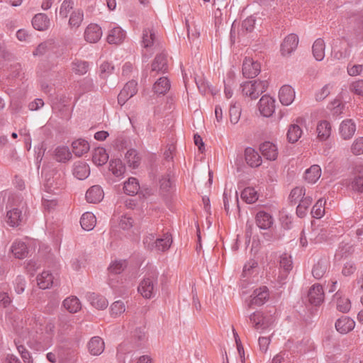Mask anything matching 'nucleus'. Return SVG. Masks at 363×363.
<instances>
[{
	"instance_id": "nucleus-24",
	"label": "nucleus",
	"mask_w": 363,
	"mask_h": 363,
	"mask_svg": "<svg viewBox=\"0 0 363 363\" xmlns=\"http://www.w3.org/2000/svg\"><path fill=\"white\" fill-rule=\"evenodd\" d=\"M318 138L320 140H326L331 134V125L327 121H320L316 128Z\"/></svg>"
},
{
	"instance_id": "nucleus-23",
	"label": "nucleus",
	"mask_w": 363,
	"mask_h": 363,
	"mask_svg": "<svg viewBox=\"0 0 363 363\" xmlns=\"http://www.w3.org/2000/svg\"><path fill=\"white\" fill-rule=\"evenodd\" d=\"M279 266L281 269V281H282L292 269L293 262L291 257L286 253L281 255L280 256Z\"/></svg>"
},
{
	"instance_id": "nucleus-10",
	"label": "nucleus",
	"mask_w": 363,
	"mask_h": 363,
	"mask_svg": "<svg viewBox=\"0 0 363 363\" xmlns=\"http://www.w3.org/2000/svg\"><path fill=\"white\" fill-rule=\"evenodd\" d=\"M102 36V30L97 24L89 25L84 32L85 40L89 43H96Z\"/></svg>"
},
{
	"instance_id": "nucleus-63",
	"label": "nucleus",
	"mask_w": 363,
	"mask_h": 363,
	"mask_svg": "<svg viewBox=\"0 0 363 363\" xmlns=\"http://www.w3.org/2000/svg\"><path fill=\"white\" fill-rule=\"evenodd\" d=\"M347 72L350 76H363V65H349L347 66Z\"/></svg>"
},
{
	"instance_id": "nucleus-57",
	"label": "nucleus",
	"mask_w": 363,
	"mask_h": 363,
	"mask_svg": "<svg viewBox=\"0 0 363 363\" xmlns=\"http://www.w3.org/2000/svg\"><path fill=\"white\" fill-rule=\"evenodd\" d=\"M60 175H57V174H55L54 177L51 178H45V189L48 192H54L55 189H57V185L58 184L57 182H55V179H57Z\"/></svg>"
},
{
	"instance_id": "nucleus-62",
	"label": "nucleus",
	"mask_w": 363,
	"mask_h": 363,
	"mask_svg": "<svg viewBox=\"0 0 363 363\" xmlns=\"http://www.w3.org/2000/svg\"><path fill=\"white\" fill-rule=\"evenodd\" d=\"M155 235L150 233L143 238V245L145 247L149 250H154V245L155 244Z\"/></svg>"
},
{
	"instance_id": "nucleus-7",
	"label": "nucleus",
	"mask_w": 363,
	"mask_h": 363,
	"mask_svg": "<svg viewBox=\"0 0 363 363\" xmlns=\"http://www.w3.org/2000/svg\"><path fill=\"white\" fill-rule=\"evenodd\" d=\"M86 346L90 354L99 356L104 351L105 343L101 337L94 336L89 340Z\"/></svg>"
},
{
	"instance_id": "nucleus-44",
	"label": "nucleus",
	"mask_w": 363,
	"mask_h": 363,
	"mask_svg": "<svg viewBox=\"0 0 363 363\" xmlns=\"http://www.w3.org/2000/svg\"><path fill=\"white\" fill-rule=\"evenodd\" d=\"M155 38V34L152 29H144L142 36V46L145 48H150L154 43Z\"/></svg>"
},
{
	"instance_id": "nucleus-9",
	"label": "nucleus",
	"mask_w": 363,
	"mask_h": 363,
	"mask_svg": "<svg viewBox=\"0 0 363 363\" xmlns=\"http://www.w3.org/2000/svg\"><path fill=\"white\" fill-rule=\"evenodd\" d=\"M354 326L355 322L348 316H342L335 322L336 330L342 334H346L352 330Z\"/></svg>"
},
{
	"instance_id": "nucleus-11",
	"label": "nucleus",
	"mask_w": 363,
	"mask_h": 363,
	"mask_svg": "<svg viewBox=\"0 0 363 363\" xmlns=\"http://www.w3.org/2000/svg\"><path fill=\"white\" fill-rule=\"evenodd\" d=\"M259 150L267 160H275L277 158V147L271 142L267 141L261 144Z\"/></svg>"
},
{
	"instance_id": "nucleus-64",
	"label": "nucleus",
	"mask_w": 363,
	"mask_h": 363,
	"mask_svg": "<svg viewBox=\"0 0 363 363\" xmlns=\"http://www.w3.org/2000/svg\"><path fill=\"white\" fill-rule=\"evenodd\" d=\"M133 220L127 215L122 216L120 219L119 226L123 230H128L133 226Z\"/></svg>"
},
{
	"instance_id": "nucleus-56",
	"label": "nucleus",
	"mask_w": 363,
	"mask_h": 363,
	"mask_svg": "<svg viewBox=\"0 0 363 363\" xmlns=\"http://www.w3.org/2000/svg\"><path fill=\"white\" fill-rule=\"evenodd\" d=\"M279 98L282 105L289 106L295 99V92H279Z\"/></svg>"
},
{
	"instance_id": "nucleus-35",
	"label": "nucleus",
	"mask_w": 363,
	"mask_h": 363,
	"mask_svg": "<svg viewBox=\"0 0 363 363\" xmlns=\"http://www.w3.org/2000/svg\"><path fill=\"white\" fill-rule=\"evenodd\" d=\"M124 192L130 196L138 194L140 189V185L137 179L130 177L127 182L124 183L123 186Z\"/></svg>"
},
{
	"instance_id": "nucleus-22",
	"label": "nucleus",
	"mask_w": 363,
	"mask_h": 363,
	"mask_svg": "<svg viewBox=\"0 0 363 363\" xmlns=\"http://www.w3.org/2000/svg\"><path fill=\"white\" fill-rule=\"evenodd\" d=\"M89 166L83 162H77L74 164L72 173L78 179L83 180L89 174Z\"/></svg>"
},
{
	"instance_id": "nucleus-28",
	"label": "nucleus",
	"mask_w": 363,
	"mask_h": 363,
	"mask_svg": "<svg viewBox=\"0 0 363 363\" xmlns=\"http://www.w3.org/2000/svg\"><path fill=\"white\" fill-rule=\"evenodd\" d=\"M72 147L74 154L77 157H81L89 150V143L84 139L74 140L72 144Z\"/></svg>"
},
{
	"instance_id": "nucleus-15",
	"label": "nucleus",
	"mask_w": 363,
	"mask_h": 363,
	"mask_svg": "<svg viewBox=\"0 0 363 363\" xmlns=\"http://www.w3.org/2000/svg\"><path fill=\"white\" fill-rule=\"evenodd\" d=\"M104 194L101 187L94 185L90 187L86 193V199L89 203H96L104 198Z\"/></svg>"
},
{
	"instance_id": "nucleus-37",
	"label": "nucleus",
	"mask_w": 363,
	"mask_h": 363,
	"mask_svg": "<svg viewBox=\"0 0 363 363\" xmlns=\"http://www.w3.org/2000/svg\"><path fill=\"white\" fill-rule=\"evenodd\" d=\"M328 269L327 261L325 259H320L314 266L312 269V274L316 279H321L325 274Z\"/></svg>"
},
{
	"instance_id": "nucleus-13",
	"label": "nucleus",
	"mask_w": 363,
	"mask_h": 363,
	"mask_svg": "<svg viewBox=\"0 0 363 363\" xmlns=\"http://www.w3.org/2000/svg\"><path fill=\"white\" fill-rule=\"evenodd\" d=\"M250 321L254 324L256 329H264L269 327L272 320L270 318L264 317L259 312H254L250 315Z\"/></svg>"
},
{
	"instance_id": "nucleus-43",
	"label": "nucleus",
	"mask_w": 363,
	"mask_h": 363,
	"mask_svg": "<svg viewBox=\"0 0 363 363\" xmlns=\"http://www.w3.org/2000/svg\"><path fill=\"white\" fill-rule=\"evenodd\" d=\"M335 298H337V309L342 313H347L351 308L350 301L348 298H342V293L337 291L335 294Z\"/></svg>"
},
{
	"instance_id": "nucleus-31",
	"label": "nucleus",
	"mask_w": 363,
	"mask_h": 363,
	"mask_svg": "<svg viewBox=\"0 0 363 363\" xmlns=\"http://www.w3.org/2000/svg\"><path fill=\"white\" fill-rule=\"evenodd\" d=\"M63 306L72 313H77L82 308L81 303L76 296H70L65 298L63 301Z\"/></svg>"
},
{
	"instance_id": "nucleus-51",
	"label": "nucleus",
	"mask_w": 363,
	"mask_h": 363,
	"mask_svg": "<svg viewBox=\"0 0 363 363\" xmlns=\"http://www.w3.org/2000/svg\"><path fill=\"white\" fill-rule=\"evenodd\" d=\"M229 114L230 117V122L233 124H236L241 116V106L239 104L235 103L230 105L229 110Z\"/></svg>"
},
{
	"instance_id": "nucleus-16",
	"label": "nucleus",
	"mask_w": 363,
	"mask_h": 363,
	"mask_svg": "<svg viewBox=\"0 0 363 363\" xmlns=\"http://www.w3.org/2000/svg\"><path fill=\"white\" fill-rule=\"evenodd\" d=\"M50 21L45 13L35 14L32 19L33 27L38 30H45L50 27Z\"/></svg>"
},
{
	"instance_id": "nucleus-18",
	"label": "nucleus",
	"mask_w": 363,
	"mask_h": 363,
	"mask_svg": "<svg viewBox=\"0 0 363 363\" xmlns=\"http://www.w3.org/2000/svg\"><path fill=\"white\" fill-rule=\"evenodd\" d=\"M356 131V125L352 119L343 121L340 126V133L343 139L347 140L352 137Z\"/></svg>"
},
{
	"instance_id": "nucleus-14",
	"label": "nucleus",
	"mask_w": 363,
	"mask_h": 363,
	"mask_svg": "<svg viewBox=\"0 0 363 363\" xmlns=\"http://www.w3.org/2000/svg\"><path fill=\"white\" fill-rule=\"evenodd\" d=\"M168 69L167 55L162 52L156 55L152 64L150 72H165Z\"/></svg>"
},
{
	"instance_id": "nucleus-30",
	"label": "nucleus",
	"mask_w": 363,
	"mask_h": 363,
	"mask_svg": "<svg viewBox=\"0 0 363 363\" xmlns=\"http://www.w3.org/2000/svg\"><path fill=\"white\" fill-rule=\"evenodd\" d=\"M87 297L91 306L97 309L103 310L108 306L106 298L102 296L91 293L89 294Z\"/></svg>"
},
{
	"instance_id": "nucleus-29",
	"label": "nucleus",
	"mask_w": 363,
	"mask_h": 363,
	"mask_svg": "<svg viewBox=\"0 0 363 363\" xmlns=\"http://www.w3.org/2000/svg\"><path fill=\"white\" fill-rule=\"evenodd\" d=\"M96 223V216L92 213L86 212L81 217L80 224L85 230H91L94 228Z\"/></svg>"
},
{
	"instance_id": "nucleus-19",
	"label": "nucleus",
	"mask_w": 363,
	"mask_h": 363,
	"mask_svg": "<svg viewBox=\"0 0 363 363\" xmlns=\"http://www.w3.org/2000/svg\"><path fill=\"white\" fill-rule=\"evenodd\" d=\"M246 162L251 167H257L262 164V157L252 147H248L245 150Z\"/></svg>"
},
{
	"instance_id": "nucleus-55",
	"label": "nucleus",
	"mask_w": 363,
	"mask_h": 363,
	"mask_svg": "<svg viewBox=\"0 0 363 363\" xmlns=\"http://www.w3.org/2000/svg\"><path fill=\"white\" fill-rule=\"evenodd\" d=\"M313 235L314 237H311V240H313L315 243H320L327 240L328 233L326 229H320L318 231L313 230Z\"/></svg>"
},
{
	"instance_id": "nucleus-41",
	"label": "nucleus",
	"mask_w": 363,
	"mask_h": 363,
	"mask_svg": "<svg viewBox=\"0 0 363 363\" xmlns=\"http://www.w3.org/2000/svg\"><path fill=\"white\" fill-rule=\"evenodd\" d=\"M109 169L116 177H122L125 174V167L121 160H113L109 163Z\"/></svg>"
},
{
	"instance_id": "nucleus-38",
	"label": "nucleus",
	"mask_w": 363,
	"mask_h": 363,
	"mask_svg": "<svg viewBox=\"0 0 363 363\" xmlns=\"http://www.w3.org/2000/svg\"><path fill=\"white\" fill-rule=\"evenodd\" d=\"M21 211L18 208L9 211L6 214V223L11 227L18 226L21 220Z\"/></svg>"
},
{
	"instance_id": "nucleus-42",
	"label": "nucleus",
	"mask_w": 363,
	"mask_h": 363,
	"mask_svg": "<svg viewBox=\"0 0 363 363\" xmlns=\"http://www.w3.org/2000/svg\"><path fill=\"white\" fill-rule=\"evenodd\" d=\"M55 157L57 161L65 162L70 160L72 154L67 147H57L55 150Z\"/></svg>"
},
{
	"instance_id": "nucleus-1",
	"label": "nucleus",
	"mask_w": 363,
	"mask_h": 363,
	"mask_svg": "<svg viewBox=\"0 0 363 363\" xmlns=\"http://www.w3.org/2000/svg\"><path fill=\"white\" fill-rule=\"evenodd\" d=\"M158 272L153 269L150 270L140 281L138 291L145 298H152L157 293Z\"/></svg>"
},
{
	"instance_id": "nucleus-21",
	"label": "nucleus",
	"mask_w": 363,
	"mask_h": 363,
	"mask_svg": "<svg viewBox=\"0 0 363 363\" xmlns=\"http://www.w3.org/2000/svg\"><path fill=\"white\" fill-rule=\"evenodd\" d=\"M125 32L120 27L115 26L109 30L107 41L110 44H118L123 42Z\"/></svg>"
},
{
	"instance_id": "nucleus-60",
	"label": "nucleus",
	"mask_w": 363,
	"mask_h": 363,
	"mask_svg": "<svg viewBox=\"0 0 363 363\" xmlns=\"http://www.w3.org/2000/svg\"><path fill=\"white\" fill-rule=\"evenodd\" d=\"M257 262L254 259H250L243 267L242 276L247 277L251 275L252 272L257 267Z\"/></svg>"
},
{
	"instance_id": "nucleus-47",
	"label": "nucleus",
	"mask_w": 363,
	"mask_h": 363,
	"mask_svg": "<svg viewBox=\"0 0 363 363\" xmlns=\"http://www.w3.org/2000/svg\"><path fill=\"white\" fill-rule=\"evenodd\" d=\"M325 201L323 199H319L311 210V214L313 218H320L325 213Z\"/></svg>"
},
{
	"instance_id": "nucleus-12",
	"label": "nucleus",
	"mask_w": 363,
	"mask_h": 363,
	"mask_svg": "<svg viewBox=\"0 0 363 363\" xmlns=\"http://www.w3.org/2000/svg\"><path fill=\"white\" fill-rule=\"evenodd\" d=\"M303 121L302 118H298L296 119V124H291L289 126L287 130V140L290 143H295L301 137L303 131L298 123H300Z\"/></svg>"
},
{
	"instance_id": "nucleus-61",
	"label": "nucleus",
	"mask_w": 363,
	"mask_h": 363,
	"mask_svg": "<svg viewBox=\"0 0 363 363\" xmlns=\"http://www.w3.org/2000/svg\"><path fill=\"white\" fill-rule=\"evenodd\" d=\"M255 18L253 16H250L247 18L242 23V32L244 33V31L247 32H251L255 26Z\"/></svg>"
},
{
	"instance_id": "nucleus-40",
	"label": "nucleus",
	"mask_w": 363,
	"mask_h": 363,
	"mask_svg": "<svg viewBox=\"0 0 363 363\" xmlns=\"http://www.w3.org/2000/svg\"><path fill=\"white\" fill-rule=\"evenodd\" d=\"M257 191L253 187H247L241 193V198L247 203H253L258 200Z\"/></svg>"
},
{
	"instance_id": "nucleus-32",
	"label": "nucleus",
	"mask_w": 363,
	"mask_h": 363,
	"mask_svg": "<svg viewBox=\"0 0 363 363\" xmlns=\"http://www.w3.org/2000/svg\"><path fill=\"white\" fill-rule=\"evenodd\" d=\"M321 176V169L318 165H312L305 172V179L308 183L314 184Z\"/></svg>"
},
{
	"instance_id": "nucleus-17",
	"label": "nucleus",
	"mask_w": 363,
	"mask_h": 363,
	"mask_svg": "<svg viewBox=\"0 0 363 363\" xmlns=\"http://www.w3.org/2000/svg\"><path fill=\"white\" fill-rule=\"evenodd\" d=\"M242 91H266L269 87L267 80L247 81L241 84Z\"/></svg>"
},
{
	"instance_id": "nucleus-50",
	"label": "nucleus",
	"mask_w": 363,
	"mask_h": 363,
	"mask_svg": "<svg viewBox=\"0 0 363 363\" xmlns=\"http://www.w3.org/2000/svg\"><path fill=\"white\" fill-rule=\"evenodd\" d=\"M170 82L166 77L158 79L153 84L152 91H169Z\"/></svg>"
},
{
	"instance_id": "nucleus-33",
	"label": "nucleus",
	"mask_w": 363,
	"mask_h": 363,
	"mask_svg": "<svg viewBox=\"0 0 363 363\" xmlns=\"http://www.w3.org/2000/svg\"><path fill=\"white\" fill-rule=\"evenodd\" d=\"M125 160L128 166L133 169H136L140 164L141 157L134 149L127 151L125 155Z\"/></svg>"
},
{
	"instance_id": "nucleus-46",
	"label": "nucleus",
	"mask_w": 363,
	"mask_h": 363,
	"mask_svg": "<svg viewBox=\"0 0 363 363\" xmlns=\"http://www.w3.org/2000/svg\"><path fill=\"white\" fill-rule=\"evenodd\" d=\"M72 69L76 74L83 75L89 69V63L86 61L76 60L72 63Z\"/></svg>"
},
{
	"instance_id": "nucleus-58",
	"label": "nucleus",
	"mask_w": 363,
	"mask_h": 363,
	"mask_svg": "<svg viewBox=\"0 0 363 363\" xmlns=\"http://www.w3.org/2000/svg\"><path fill=\"white\" fill-rule=\"evenodd\" d=\"M352 152L355 155L363 154V137L356 139L351 147Z\"/></svg>"
},
{
	"instance_id": "nucleus-45",
	"label": "nucleus",
	"mask_w": 363,
	"mask_h": 363,
	"mask_svg": "<svg viewBox=\"0 0 363 363\" xmlns=\"http://www.w3.org/2000/svg\"><path fill=\"white\" fill-rule=\"evenodd\" d=\"M55 48V43L52 40H48L38 45L33 54L35 56L43 55L47 51L52 50Z\"/></svg>"
},
{
	"instance_id": "nucleus-26",
	"label": "nucleus",
	"mask_w": 363,
	"mask_h": 363,
	"mask_svg": "<svg viewBox=\"0 0 363 363\" xmlns=\"http://www.w3.org/2000/svg\"><path fill=\"white\" fill-rule=\"evenodd\" d=\"M172 243L171 235L166 233L163 238H157L154 245V250L158 252H165L170 247Z\"/></svg>"
},
{
	"instance_id": "nucleus-5",
	"label": "nucleus",
	"mask_w": 363,
	"mask_h": 363,
	"mask_svg": "<svg viewBox=\"0 0 363 363\" xmlns=\"http://www.w3.org/2000/svg\"><path fill=\"white\" fill-rule=\"evenodd\" d=\"M308 301L311 305L319 306L324 301V292L320 284L313 285L308 293Z\"/></svg>"
},
{
	"instance_id": "nucleus-36",
	"label": "nucleus",
	"mask_w": 363,
	"mask_h": 363,
	"mask_svg": "<svg viewBox=\"0 0 363 363\" xmlns=\"http://www.w3.org/2000/svg\"><path fill=\"white\" fill-rule=\"evenodd\" d=\"M84 19V12L78 9L72 11L69 19V26L71 28H77L82 24Z\"/></svg>"
},
{
	"instance_id": "nucleus-6",
	"label": "nucleus",
	"mask_w": 363,
	"mask_h": 363,
	"mask_svg": "<svg viewBox=\"0 0 363 363\" xmlns=\"http://www.w3.org/2000/svg\"><path fill=\"white\" fill-rule=\"evenodd\" d=\"M213 6L216 7L214 11L215 26L219 29L223 26V15H227V1L225 0H214Z\"/></svg>"
},
{
	"instance_id": "nucleus-59",
	"label": "nucleus",
	"mask_w": 363,
	"mask_h": 363,
	"mask_svg": "<svg viewBox=\"0 0 363 363\" xmlns=\"http://www.w3.org/2000/svg\"><path fill=\"white\" fill-rule=\"evenodd\" d=\"M26 280L23 276H18L14 281V289L17 294H22L25 290Z\"/></svg>"
},
{
	"instance_id": "nucleus-2",
	"label": "nucleus",
	"mask_w": 363,
	"mask_h": 363,
	"mask_svg": "<svg viewBox=\"0 0 363 363\" xmlns=\"http://www.w3.org/2000/svg\"><path fill=\"white\" fill-rule=\"evenodd\" d=\"M242 74L246 78H254L261 71L260 63L251 57H245L242 62Z\"/></svg>"
},
{
	"instance_id": "nucleus-49",
	"label": "nucleus",
	"mask_w": 363,
	"mask_h": 363,
	"mask_svg": "<svg viewBox=\"0 0 363 363\" xmlns=\"http://www.w3.org/2000/svg\"><path fill=\"white\" fill-rule=\"evenodd\" d=\"M127 267V262L125 259L116 260L113 262L109 267L108 271L113 274H121Z\"/></svg>"
},
{
	"instance_id": "nucleus-34",
	"label": "nucleus",
	"mask_w": 363,
	"mask_h": 363,
	"mask_svg": "<svg viewBox=\"0 0 363 363\" xmlns=\"http://www.w3.org/2000/svg\"><path fill=\"white\" fill-rule=\"evenodd\" d=\"M38 285L40 289H45L52 286L53 277L49 272H43L37 277Z\"/></svg>"
},
{
	"instance_id": "nucleus-48",
	"label": "nucleus",
	"mask_w": 363,
	"mask_h": 363,
	"mask_svg": "<svg viewBox=\"0 0 363 363\" xmlns=\"http://www.w3.org/2000/svg\"><path fill=\"white\" fill-rule=\"evenodd\" d=\"M306 194V189L303 186H297L294 188L290 194L289 200L291 203L296 204Z\"/></svg>"
},
{
	"instance_id": "nucleus-3",
	"label": "nucleus",
	"mask_w": 363,
	"mask_h": 363,
	"mask_svg": "<svg viewBox=\"0 0 363 363\" xmlns=\"http://www.w3.org/2000/svg\"><path fill=\"white\" fill-rule=\"evenodd\" d=\"M275 99L269 94L262 96L259 101V110L264 117L271 116L275 110Z\"/></svg>"
},
{
	"instance_id": "nucleus-54",
	"label": "nucleus",
	"mask_w": 363,
	"mask_h": 363,
	"mask_svg": "<svg viewBox=\"0 0 363 363\" xmlns=\"http://www.w3.org/2000/svg\"><path fill=\"white\" fill-rule=\"evenodd\" d=\"M110 311L111 316L118 317L125 312V306L122 301H116L111 304Z\"/></svg>"
},
{
	"instance_id": "nucleus-53",
	"label": "nucleus",
	"mask_w": 363,
	"mask_h": 363,
	"mask_svg": "<svg viewBox=\"0 0 363 363\" xmlns=\"http://www.w3.org/2000/svg\"><path fill=\"white\" fill-rule=\"evenodd\" d=\"M114 66L108 62H104L99 67V77L101 79H106L110 74H113Z\"/></svg>"
},
{
	"instance_id": "nucleus-4",
	"label": "nucleus",
	"mask_w": 363,
	"mask_h": 363,
	"mask_svg": "<svg viewBox=\"0 0 363 363\" xmlns=\"http://www.w3.org/2000/svg\"><path fill=\"white\" fill-rule=\"evenodd\" d=\"M298 37L294 33L288 35L281 45V52L282 55H290L297 48L298 44Z\"/></svg>"
},
{
	"instance_id": "nucleus-8",
	"label": "nucleus",
	"mask_w": 363,
	"mask_h": 363,
	"mask_svg": "<svg viewBox=\"0 0 363 363\" xmlns=\"http://www.w3.org/2000/svg\"><path fill=\"white\" fill-rule=\"evenodd\" d=\"M269 291L267 286L255 289L251 296L250 306H262L269 298Z\"/></svg>"
},
{
	"instance_id": "nucleus-25",
	"label": "nucleus",
	"mask_w": 363,
	"mask_h": 363,
	"mask_svg": "<svg viewBox=\"0 0 363 363\" xmlns=\"http://www.w3.org/2000/svg\"><path fill=\"white\" fill-rule=\"evenodd\" d=\"M325 45L323 39L318 38L313 43L312 52L313 57L317 61H322L325 57Z\"/></svg>"
},
{
	"instance_id": "nucleus-52",
	"label": "nucleus",
	"mask_w": 363,
	"mask_h": 363,
	"mask_svg": "<svg viewBox=\"0 0 363 363\" xmlns=\"http://www.w3.org/2000/svg\"><path fill=\"white\" fill-rule=\"evenodd\" d=\"M74 1L72 0H64L60 6L59 15L62 18H66L73 9Z\"/></svg>"
},
{
	"instance_id": "nucleus-27",
	"label": "nucleus",
	"mask_w": 363,
	"mask_h": 363,
	"mask_svg": "<svg viewBox=\"0 0 363 363\" xmlns=\"http://www.w3.org/2000/svg\"><path fill=\"white\" fill-rule=\"evenodd\" d=\"M11 251L16 258L23 259L28 253V247L25 242L21 241H15L11 247Z\"/></svg>"
},
{
	"instance_id": "nucleus-39",
	"label": "nucleus",
	"mask_w": 363,
	"mask_h": 363,
	"mask_svg": "<svg viewBox=\"0 0 363 363\" xmlns=\"http://www.w3.org/2000/svg\"><path fill=\"white\" fill-rule=\"evenodd\" d=\"M108 160V155L104 148L99 147L94 150L92 160L96 165L101 166L106 163Z\"/></svg>"
},
{
	"instance_id": "nucleus-20",
	"label": "nucleus",
	"mask_w": 363,
	"mask_h": 363,
	"mask_svg": "<svg viewBox=\"0 0 363 363\" xmlns=\"http://www.w3.org/2000/svg\"><path fill=\"white\" fill-rule=\"evenodd\" d=\"M273 221L272 216L265 211H260L256 215V223L261 229L269 228L272 225Z\"/></svg>"
}]
</instances>
